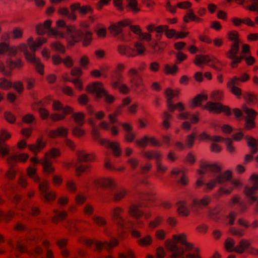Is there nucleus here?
<instances>
[{"label": "nucleus", "instance_id": "f257e3e1", "mask_svg": "<svg viewBox=\"0 0 258 258\" xmlns=\"http://www.w3.org/2000/svg\"><path fill=\"white\" fill-rule=\"evenodd\" d=\"M50 20H46L43 24H40L36 27V31L38 35H43L47 31L52 35L64 37L67 36L71 45L80 40H83L84 46L88 45L91 40V33L87 31H82L76 28L68 26L62 20L56 22L57 30L51 28Z\"/></svg>", "mask_w": 258, "mask_h": 258}, {"label": "nucleus", "instance_id": "f03ea898", "mask_svg": "<svg viewBox=\"0 0 258 258\" xmlns=\"http://www.w3.org/2000/svg\"><path fill=\"white\" fill-rule=\"evenodd\" d=\"M208 171L214 173L213 178L206 183L201 179H198L196 183L198 186L205 185V191L212 189L217 183L226 186L225 183L227 181H230L232 184L236 186L240 185L239 180L232 179V173L230 171L222 172L220 167L215 164L202 163L201 165V169L198 170V172L199 174L203 175Z\"/></svg>", "mask_w": 258, "mask_h": 258}, {"label": "nucleus", "instance_id": "7ed1b4c3", "mask_svg": "<svg viewBox=\"0 0 258 258\" xmlns=\"http://www.w3.org/2000/svg\"><path fill=\"white\" fill-rule=\"evenodd\" d=\"M109 30L112 35L123 41H130L134 38L132 32L140 40H145L147 41L151 40V35L150 34L143 33L138 26L131 25L127 20L120 21L111 25Z\"/></svg>", "mask_w": 258, "mask_h": 258}, {"label": "nucleus", "instance_id": "20e7f679", "mask_svg": "<svg viewBox=\"0 0 258 258\" xmlns=\"http://www.w3.org/2000/svg\"><path fill=\"white\" fill-rule=\"evenodd\" d=\"M173 238L177 242H180L182 245L185 246L187 251H193L197 252L198 249L195 248L193 245L188 243L185 240V235L181 234L180 235H174ZM168 249L172 252L171 258H200L197 254L188 252L184 253L183 249L180 248L176 243H170L168 246ZM165 250L162 247H158L156 249V257L151 255H147L146 258H164L165 256Z\"/></svg>", "mask_w": 258, "mask_h": 258}, {"label": "nucleus", "instance_id": "39448f33", "mask_svg": "<svg viewBox=\"0 0 258 258\" xmlns=\"http://www.w3.org/2000/svg\"><path fill=\"white\" fill-rule=\"evenodd\" d=\"M53 108L60 113H53L49 115V112L44 108H40L39 112L41 116L45 119L48 117L53 121L61 120L65 118V115L69 114H72L75 122L78 125H82L84 122V114L82 112L73 113V109L69 106H64L60 101L54 100L52 104Z\"/></svg>", "mask_w": 258, "mask_h": 258}, {"label": "nucleus", "instance_id": "423d86ee", "mask_svg": "<svg viewBox=\"0 0 258 258\" xmlns=\"http://www.w3.org/2000/svg\"><path fill=\"white\" fill-rule=\"evenodd\" d=\"M123 210L119 207H116L111 211V215L114 221L121 228H131L133 236L138 238L137 242L143 246H146L151 244L153 242L152 237L149 235H146L141 237V234L139 231L133 228V224L132 222L127 221L121 215Z\"/></svg>", "mask_w": 258, "mask_h": 258}, {"label": "nucleus", "instance_id": "0eeeda50", "mask_svg": "<svg viewBox=\"0 0 258 258\" xmlns=\"http://www.w3.org/2000/svg\"><path fill=\"white\" fill-rule=\"evenodd\" d=\"M99 184L102 187L106 189L107 196L112 198L114 201H119L126 195V190L123 188L117 187L116 186V183L112 179H103Z\"/></svg>", "mask_w": 258, "mask_h": 258}, {"label": "nucleus", "instance_id": "6e6552de", "mask_svg": "<svg viewBox=\"0 0 258 258\" xmlns=\"http://www.w3.org/2000/svg\"><path fill=\"white\" fill-rule=\"evenodd\" d=\"M1 138L0 137L1 144L2 141L11 137V134L7 132L5 129H2L1 131ZM0 153L3 156L6 157L7 162L12 164L18 161L25 162L28 158V155L26 154H20L18 155H9V150L7 148L0 146Z\"/></svg>", "mask_w": 258, "mask_h": 258}, {"label": "nucleus", "instance_id": "1a4fd4ad", "mask_svg": "<svg viewBox=\"0 0 258 258\" xmlns=\"http://www.w3.org/2000/svg\"><path fill=\"white\" fill-rule=\"evenodd\" d=\"M60 151L55 148H52L49 152L45 154L44 158L41 160L33 157L31 158V161L34 164H41L45 174H50L54 172V168L52 166V161L50 158H55L60 155Z\"/></svg>", "mask_w": 258, "mask_h": 258}, {"label": "nucleus", "instance_id": "9d476101", "mask_svg": "<svg viewBox=\"0 0 258 258\" xmlns=\"http://www.w3.org/2000/svg\"><path fill=\"white\" fill-rule=\"evenodd\" d=\"M28 174L35 182L39 183L38 187L45 202H49L55 199V194L52 191H48L47 182L45 181H40V179L36 174V171L34 169L29 168L28 170Z\"/></svg>", "mask_w": 258, "mask_h": 258}, {"label": "nucleus", "instance_id": "9b49d317", "mask_svg": "<svg viewBox=\"0 0 258 258\" xmlns=\"http://www.w3.org/2000/svg\"><path fill=\"white\" fill-rule=\"evenodd\" d=\"M72 12L66 8H61L59 9L58 12L60 14L67 17L68 19L75 20L76 19V16L74 12L76 10H78L81 14L85 15L87 13H92V9L91 7L85 6L81 7L80 3H77L71 5Z\"/></svg>", "mask_w": 258, "mask_h": 258}, {"label": "nucleus", "instance_id": "f8f14e48", "mask_svg": "<svg viewBox=\"0 0 258 258\" xmlns=\"http://www.w3.org/2000/svg\"><path fill=\"white\" fill-rule=\"evenodd\" d=\"M250 179L253 181V184L251 187H245V194L249 202H256L255 210L258 211V176L253 174L250 177Z\"/></svg>", "mask_w": 258, "mask_h": 258}, {"label": "nucleus", "instance_id": "ddd939ff", "mask_svg": "<svg viewBox=\"0 0 258 258\" xmlns=\"http://www.w3.org/2000/svg\"><path fill=\"white\" fill-rule=\"evenodd\" d=\"M77 161L72 164V166L75 168L76 174L78 176L85 171L88 167L87 165L82 164L83 162H88L92 161L93 159L92 156L87 154L84 151H79L77 152Z\"/></svg>", "mask_w": 258, "mask_h": 258}, {"label": "nucleus", "instance_id": "4468645a", "mask_svg": "<svg viewBox=\"0 0 258 258\" xmlns=\"http://www.w3.org/2000/svg\"><path fill=\"white\" fill-rule=\"evenodd\" d=\"M87 91L94 94L97 98H103L108 103H111L114 97L109 95L100 83H94L88 86Z\"/></svg>", "mask_w": 258, "mask_h": 258}, {"label": "nucleus", "instance_id": "2eb2a0df", "mask_svg": "<svg viewBox=\"0 0 258 258\" xmlns=\"http://www.w3.org/2000/svg\"><path fill=\"white\" fill-rule=\"evenodd\" d=\"M82 242L88 247H91L95 250L100 251L103 248L108 249L118 244V240L115 238H111L110 242L107 241L102 242L97 240L84 238L83 239Z\"/></svg>", "mask_w": 258, "mask_h": 258}, {"label": "nucleus", "instance_id": "dca6fc26", "mask_svg": "<svg viewBox=\"0 0 258 258\" xmlns=\"http://www.w3.org/2000/svg\"><path fill=\"white\" fill-rule=\"evenodd\" d=\"M249 245L250 243L248 241L242 239L240 241L239 244L235 246V241L230 238H228L225 243V248L227 251H235L238 253H242L249 247Z\"/></svg>", "mask_w": 258, "mask_h": 258}, {"label": "nucleus", "instance_id": "f3484780", "mask_svg": "<svg viewBox=\"0 0 258 258\" xmlns=\"http://www.w3.org/2000/svg\"><path fill=\"white\" fill-rule=\"evenodd\" d=\"M19 50L24 53L26 58L34 63L38 73L43 74V66L33 53H30L27 49V46L25 44H22L19 46Z\"/></svg>", "mask_w": 258, "mask_h": 258}, {"label": "nucleus", "instance_id": "a211bd4d", "mask_svg": "<svg viewBox=\"0 0 258 258\" xmlns=\"http://www.w3.org/2000/svg\"><path fill=\"white\" fill-rule=\"evenodd\" d=\"M194 63L198 66L201 67L202 63H208L209 66L213 67L216 71H220L221 70V63L216 58H211L207 55H197Z\"/></svg>", "mask_w": 258, "mask_h": 258}, {"label": "nucleus", "instance_id": "6ab92c4d", "mask_svg": "<svg viewBox=\"0 0 258 258\" xmlns=\"http://www.w3.org/2000/svg\"><path fill=\"white\" fill-rule=\"evenodd\" d=\"M93 135L94 138L96 140H98V141L100 144L112 149L114 156L118 157L120 155L121 150L119 143L114 142H110L105 139L99 138V133L95 128H94L93 130Z\"/></svg>", "mask_w": 258, "mask_h": 258}, {"label": "nucleus", "instance_id": "aec40b11", "mask_svg": "<svg viewBox=\"0 0 258 258\" xmlns=\"http://www.w3.org/2000/svg\"><path fill=\"white\" fill-rule=\"evenodd\" d=\"M239 44L238 42L233 43L230 49L226 52L227 56L232 60L231 66L233 68L244 58L243 55H237L239 51Z\"/></svg>", "mask_w": 258, "mask_h": 258}, {"label": "nucleus", "instance_id": "412c9836", "mask_svg": "<svg viewBox=\"0 0 258 258\" xmlns=\"http://www.w3.org/2000/svg\"><path fill=\"white\" fill-rule=\"evenodd\" d=\"M178 93V91H174L170 88H167L165 91V95L167 98V105L169 111L173 112L175 109L179 111H182L184 107L181 103H178L176 105L173 104L172 99L176 96Z\"/></svg>", "mask_w": 258, "mask_h": 258}, {"label": "nucleus", "instance_id": "4be33fe9", "mask_svg": "<svg viewBox=\"0 0 258 258\" xmlns=\"http://www.w3.org/2000/svg\"><path fill=\"white\" fill-rule=\"evenodd\" d=\"M119 114V111L116 110L113 114H110L108 115V118L110 120V123L112 124L111 126L108 122L105 121H102L100 123V126L105 130H110L111 133L113 135H116L118 134V131L117 127L114 125L113 124L118 122L116 116Z\"/></svg>", "mask_w": 258, "mask_h": 258}, {"label": "nucleus", "instance_id": "5701e85b", "mask_svg": "<svg viewBox=\"0 0 258 258\" xmlns=\"http://www.w3.org/2000/svg\"><path fill=\"white\" fill-rule=\"evenodd\" d=\"M147 30L149 32H153L156 31L157 33L156 35L158 39H159L160 35L159 34L164 32L166 36L168 38H171L173 36L176 37V32L173 29H169L168 27L166 25H160L157 27H155L153 25H150L147 27Z\"/></svg>", "mask_w": 258, "mask_h": 258}, {"label": "nucleus", "instance_id": "b1692460", "mask_svg": "<svg viewBox=\"0 0 258 258\" xmlns=\"http://www.w3.org/2000/svg\"><path fill=\"white\" fill-rule=\"evenodd\" d=\"M205 107L210 112H214L215 113L224 112L227 115H229L231 113V109L229 107L223 106L218 102L209 101L207 102Z\"/></svg>", "mask_w": 258, "mask_h": 258}, {"label": "nucleus", "instance_id": "393cba45", "mask_svg": "<svg viewBox=\"0 0 258 258\" xmlns=\"http://www.w3.org/2000/svg\"><path fill=\"white\" fill-rule=\"evenodd\" d=\"M242 110L246 114V116L243 117L245 121V127L248 130L254 127V120L256 115V112L254 110L248 108L245 105L242 107Z\"/></svg>", "mask_w": 258, "mask_h": 258}, {"label": "nucleus", "instance_id": "a878e982", "mask_svg": "<svg viewBox=\"0 0 258 258\" xmlns=\"http://www.w3.org/2000/svg\"><path fill=\"white\" fill-rule=\"evenodd\" d=\"M131 215L137 219V223L139 225L142 224L143 221L139 219L140 217L144 216L146 219L150 217L151 214L149 213H144L140 209V206L136 205H132L128 210Z\"/></svg>", "mask_w": 258, "mask_h": 258}, {"label": "nucleus", "instance_id": "bb28decb", "mask_svg": "<svg viewBox=\"0 0 258 258\" xmlns=\"http://www.w3.org/2000/svg\"><path fill=\"white\" fill-rule=\"evenodd\" d=\"M143 156L148 159H154L156 160V166L157 171L161 172H164L167 170V167L163 165L158 160L161 157V154L156 151L145 152Z\"/></svg>", "mask_w": 258, "mask_h": 258}, {"label": "nucleus", "instance_id": "cd10ccee", "mask_svg": "<svg viewBox=\"0 0 258 258\" xmlns=\"http://www.w3.org/2000/svg\"><path fill=\"white\" fill-rule=\"evenodd\" d=\"M128 74L131 77V82L133 87L135 88V89H140L143 85V79L141 75L137 70L134 68L129 70Z\"/></svg>", "mask_w": 258, "mask_h": 258}, {"label": "nucleus", "instance_id": "c85d7f7f", "mask_svg": "<svg viewBox=\"0 0 258 258\" xmlns=\"http://www.w3.org/2000/svg\"><path fill=\"white\" fill-rule=\"evenodd\" d=\"M122 76L121 73L118 72L112 82V86L114 88L118 89L121 93L126 94L129 91V88L127 86L122 83Z\"/></svg>", "mask_w": 258, "mask_h": 258}, {"label": "nucleus", "instance_id": "c756f323", "mask_svg": "<svg viewBox=\"0 0 258 258\" xmlns=\"http://www.w3.org/2000/svg\"><path fill=\"white\" fill-rule=\"evenodd\" d=\"M149 142L152 145L155 146H161V143L158 141L154 137H149L147 136H145L141 140H137L136 143L137 145L142 148H145L147 145V142Z\"/></svg>", "mask_w": 258, "mask_h": 258}, {"label": "nucleus", "instance_id": "7c9ffc66", "mask_svg": "<svg viewBox=\"0 0 258 258\" xmlns=\"http://www.w3.org/2000/svg\"><path fill=\"white\" fill-rule=\"evenodd\" d=\"M117 49L120 54L127 57H134L137 55L135 49L128 45H119Z\"/></svg>", "mask_w": 258, "mask_h": 258}, {"label": "nucleus", "instance_id": "2f4dec72", "mask_svg": "<svg viewBox=\"0 0 258 258\" xmlns=\"http://www.w3.org/2000/svg\"><path fill=\"white\" fill-rule=\"evenodd\" d=\"M7 52L10 56H14L17 53V49L15 47H10L6 43L3 42L0 43V54Z\"/></svg>", "mask_w": 258, "mask_h": 258}, {"label": "nucleus", "instance_id": "473e14b6", "mask_svg": "<svg viewBox=\"0 0 258 258\" xmlns=\"http://www.w3.org/2000/svg\"><path fill=\"white\" fill-rule=\"evenodd\" d=\"M122 127L125 132V138L126 141L132 142L134 140L135 134L133 132V127L127 123H123Z\"/></svg>", "mask_w": 258, "mask_h": 258}, {"label": "nucleus", "instance_id": "72a5a7b5", "mask_svg": "<svg viewBox=\"0 0 258 258\" xmlns=\"http://www.w3.org/2000/svg\"><path fill=\"white\" fill-rule=\"evenodd\" d=\"M46 41L44 38H38L34 41L32 37H30L28 39V44L33 52H35L37 47L41 46Z\"/></svg>", "mask_w": 258, "mask_h": 258}, {"label": "nucleus", "instance_id": "f704fd0d", "mask_svg": "<svg viewBox=\"0 0 258 258\" xmlns=\"http://www.w3.org/2000/svg\"><path fill=\"white\" fill-rule=\"evenodd\" d=\"M68 133V130L63 127H59L56 130H51L48 133V136L52 138L58 136L66 137Z\"/></svg>", "mask_w": 258, "mask_h": 258}, {"label": "nucleus", "instance_id": "c9c22d12", "mask_svg": "<svg viewBox=\"0 0 258 258\" xmlns=\"http://www.w3.org/2000/svg\"><path fill=\"white\" fill-rule=\"evenodd\" d=\"M52 59L54 64H58L63 62L68 67H72L73 65V60L69 56H67L65 59H62L58 55H53L52 57Z\"/></svg>", "mask_w": 258, "mask_h": 258}, {"label": "nucleus", "instance_id": "e433bc0d", "mask_svg": "<svg viewBox=\"0 0 258 258\" xmlns=\"http://www.w3.org/2000/svg\"><path fill=\"white\" fill-rule=\"evenodd\" d=\"M247 141V146L250 148V152L251 154H254L257 152V143L258 140L256 141L255 139L251 137L246 136L244 137Z\"/></svg>", "mask_w": 258, "mask_h": 258}, {"label": "nucleus", "instance_id": "4c0bfd02", "mask_svg": "<svg viewBox=\"0 0 258 258\" xmlns=\"http://www.w3.org/2000/svg\"><path fill=\"white\" fill-rule=\"evenodd\" d=\"M46 145V143L43 142L41 139H38L37 141L36 144L30 145L28 148L30 151L35 154H37L41 149H42Z\"/></svg>", "mask_w": 258, "mask_h": 258}, {"label": "nucleus", "instance_id": "58836bf2", "mask_svg": "<svg viewBox=\"0 0 258 258\" xmlns=\"http://www.w3.org/2000/svg\"><path fill=\"white\" fill-rule=\"evenodd\" d=\"M177 117L179 119L182 120H190L191 122L192 123H197L199 120L197 116L196 115L191 114L188 112H182L178 114L177 115Z\"/></svg>", "mask_w": 258, "mask_h": 258}, {"label": "nucleus", "instance_id": "ea45409f", "mask_svg": "<svg viewBox=\"0 0 258 258\" xmlns=\"http://www.w3.org/2000/svg\"><path fill=\"white\" fill-rule=\"evenodd\" d=\"M56 244L61 249V253L64 257H67L69 255L70 253L69 251L65 248L67 244V240L65 239H57L56 241Z\"/></svg>", "mask_w": 258, "mask_h": 258}, {"label": "nucleus", "instance_id": "a19ab883", "mask_svg": "<svg viewBox=\"0 0 258 258\" xmlns=\"http://www.w3.org/2000/svg\"><path fill=\"white\" fill-rule=\"evenodd\" d=\"M6 63L7 66L10 69H13L14 68H20L23 66L22 62L20 59H18L16 61H14L11 58H9L7 59Z\"/></svg>", "mask_w": 258, "mask_h": 258}, {"label": "nucleus", "instance_id": "79ce46f5", "mask_svg": "<svg viewBox=\"0 0 258 258\" xmlns=\"http://www.w3.org/2000/svg\"><path fill=\"white\" fill-rule=\"evenodd\" d=\"M177 211L182 216H187L189 214V210L186 208L185 204L182 202H179L177 203Z\"/></svg>", "mask_w": 258, "mask_h": 258}, {"label": "nucleus", "instance_id": "37998d69", "mask_svg": "<svg viewBox=\"0 0 258 258\" xmlns=\"http://www.w3.org/2000/svg\"><path fill=\"white\" fill-rule=\"evenodd\" d=\"M211 201V198L208 196H205L201 200H195L194 204L198 207L207 206Z\"/></svg>", "mask_w": 258, "mask_h": 258}, {"label": "nucleus", "instance_id": "c03bdc74", "mask_svg": "<svg viewBox=\"0 0 258 258\" xmlns=\"http://www.w3.org/2000/svg\"><path fill=\"white\" fill-rule=\"evenodd\" d=\"M208 98V97L207 95H201L199 94L197 96H196L195 98L192 101V107H195L197 106H200L201 105V101L203 100H206Z\"/></svg>", "mask_w": 258, "mask_h": 258}, {"label": "nucleus", "instance_id": "a18cd8bd", "mask_svg": "<svg viewBox=\"0 0 258 258\" xmlns=\"http://www.w3.org/2000/svg\"><path fill=\"white\" fill-rule=\"evenodd\" d=\"M201 138L202 139H207L213 142H221L222 138L220 136H215L211 137L205 133H203L201 135Z\"/></svg>", "mask_w": 258, "mask_h": 258}, {"label": "nucleus", "instance_id": "49530a36", "mask_svg": "<svg viewBox=\"0 0 258 258\" xmlns=\"http://www.w3.org/2000/svg\"><path fill=\"white\" fill-rule=\"evenodd\" d=\"M34 243H31L32 244V247L31 248V253L34 255H40L42 253V249L41 247L35 242V240L33 241Z\"/></svg>", "mask_w": 258, "mask_h": 258}, {"label": "nucleus", "instance_id": "de8ad7c7", "mask_svg": "<svg viewBox=\"0 0 258 258\" xmlns=\"http://www.w3.org/2000/svg\"><path fill=\"white\" fill-rule=\"evenodd\" d=\"M23 30L20 28H15L11 33V37L13 39H19L22 37Z\"/></svg>", "mask_w": 258, "mask_h": 258}, {"label": "nucleus", "instance_id": "09e8293b", "mask_svg": "<svg viewBox=\"0 0 258 258\" xmlns=\"http://www.w3.org/2000/svg\"><path fill=\"white\" fill-rule=\"evenodd\" d=\"M87 109L88 113L90 115H95L96 117L98 119H101L104 116V113L102 111L95 113L92 107L90 105L87 106Z\"/></svg>", "mask_w": 258, "mask_h": 258}, {"label": "nucleus", "instance_id": "8fccbe9b", "mask_svg": "<svg viewBox=\"0 0 258 258\" xmlns=\"http://www.w3.org/2000/svg\"><path fill=\"white\" fill-rule=\"evenodd\" d=\"M63 80L65 81L72 82L75 85L76 88L79 90H82L83 89L82 84L79 79H70L67 77H64Z\"/></svg>", "mask_w": 258, "mask_h": 258}, {"label": "nucleus", "instance_id": "3c124183", "mask_svg": "<svg viewBox=\"0 0 258 258\" xmlns=\"http://www.w3.org/2000/svg\"><path fill=\"white\" fill-rule=\"evenodd\" d=\"M177 70V67L176 65L170 66L166 64L164 67V72L167 74H174Z\"/></svg>", "mask_w": 258, "mask_h": 258}, {"label": "nucleus", "instance_id": "603ef678", "mask_svg": "<svg viewBox=\"0 0 258 258\" xmlns=\"http://www.w3.org/2000/svg\"><path fill=\"white\" fill-rule=\"evenodd\" d=\"M163 121L162 122V125L165 129H168L170 126V124L168 120L171 118V115L167 112L163 113Z\"/></svg>", "mask_w": 258, "mask_h": 258}, {"label": "nucleus", "instance_id": "864d4df0", "mask_svg": "<svg viewBox=\"0 0 258 258\" xmlns=\"http://www.w3.org/2000/svg\"><path fill=\"white\" fill-rule=\"evenodd\" d=\"M51 47L53 49L60 53H63L65 52L64 46L58 42L52 43Z\"/></svg>", "mask_w": 258, "mask_h": 258}, {"label": "nucleus", "instance_id": "5fc2aeb1", "mask_svg": "<svg viewBox=\"0 0 258 258\" xmlns=\"http://www.w3.org/2000/svg\"><path fill=\"white\" fill-rule=\"evenodd\" d=\"M55 217L53 219V221L56 222V220H62L66 218L67 216V213L65 211H59L58 210H54Z\"/></svg>", "mask_w": 258, "mask_h": 258}, {"label": "nucleus", "instance_id": "6e6d98bb", "mask_svg": "<svg viewBox=\"0 0 258 258\" xmlns=\"http://www.w3.org/2000/svg\"><path fill=\"white\" fill-rule=\"evenodd\" d=\"M188 19L194 21H199L200 19L197 17L191 10H189L187 13L186 17L184 18V21L186 22H188Z\"/></svg>", "mask_w": 258, "mask_h": 258}, {"label": "nucleus", "instance_id": "4d7b16f0", "mask_svg": "<svg viewBox=\"0 0 258 258\" xmlns=\"http://www.w3.org/2000/svg\"><path fill=\"white\" fill-rule=\"evenodd\" d=\"M24 81L25 82L27 88L28 90L31 89L34 86L35 83V79L34 78L25 77H24Z\"/></svg>", "mask_w": 258, "mask_h": 258}, {"label": "nucleus", "instance_id": "13d9d810", "mask_svg": "<svg viewBox=\"0 0 258 258\" xmlns=\"http://www.w3.org/2000/svg\"><path fill=\"white\" fill-rule=\"evenodd\" d=\"M224 141L225 142V143L227 146V150L230 153L234 152L235 151V149H234V148L232 145V140L230 138L224 139V138H222V140H221V141Z\"/></svg>", "mask_w": 258, "mask_h": 258}, {"label": "nucleus", "instance_id": "bf43d9fd", "mask_svg": "<svg viewBox=\"0 0 258 258\" xmlns=\"http://www.w3.org/2000/svg\"><path fill=\"white\" fill-rule=\"evenodd\" d=\"M134 46L138 54L141 55L144 53L146 49L142 43L136 42L134 44Z\"/></svg>", "mask_w": 258, "mask_h": 258}, {"label": "nucleus", "instance_id": "052dcab7", "mask_svg": "<svg viewBox=\"0 0 258 258\" xmlns=\"http://www.w3.org/2000/svg\"><path fill=\"white\" fill-rule=\"evenodd\" d=\"M28 212L33 216H36L40 213L39 208L33 205L28 206Z\"/></svg>", "mask_w": 258, "mask_h": 258}, {"label": "nucleus", "instance_id": "680f3d73", "mask_svg": "<svg viewBox=\"0 0 258 258\" xmlns=\"http://www.w3.org/2000/svg\"><path fill=\"white\" fill-rule=\"evenodd\" d=\"M162 218L160 217H157L153 221H151L149 223V226L150 228L154 229L157 227L161 222Z\"/></svg>", "mask_w": 258, "mask_h": 258}, {"label": "nucleus", "instance_id": "e2e57ef3", "mask_svg": "<svg viewBox=\"0 0 258 258\" xmlns=\"http://www.w3.org/2000/svg\"><path fill=\"white\" fill-rule=\"evenodd\" d=\"M240 81H241L240 79L235 76L233 78H232L228 82V83L227 84V87H233V86H236L237 85H239Z\"/></svg>", "mask_w": 258, "mask_h": 258}, {"label": "nucleus", "instance_id": "0e129e2a", "mask_svg": "<svg viewBox=\"0 0 258 258\" xmlns=\"http://www.w3.org/2000/svg\"><path fill=\"white\" fill-rule=\"evenodd\" d=\"M228 89H230L231 92L235 95L237 98H240L241 94V90L240 88L237 87L236 86L233 87H227Z\"/></svg>", "mask_w": 258, "mask_h": 258}, {"label": "nucleus", "instance_id": "69168bd1", "mask_svg": "<svg viewBox=\"0 0 258 258\" xmlns=\"http://www.w3.org/2000/svg\"><path fill=\"white\" fill-rule=\"evenodd\" d=\"M12 86V84L11 82L8 81L5 78H2L0 82V87L3 89H7Z\"/></svg>", "mask_w": 258, "mask_h": 258}, {"label": "nucleus", "instance_id": "338daca9", "mask_svg": "<svg viewBox=\"0 0 258 258\" xmlns=\"http://www.w3.org/2000/svg\"><path fill=\"white\" fill-rule=\"evenodd\" d=\"M165 45L166 44L164 42H162L160 44H159L158 42H155L152 44V47L155 52H159L163 50Z\"/></svg>", "mask_w": 258, "mask_h": 258}, {"label": "nucleus", "instance_id": "774afa93", "mask_svg": "<svg viewBox=\"0 0 258 258\" xmlns=\"http://www.w3.org/2000/svg\"><path fill=\"white\" fill-rule=\"evenodd\" d=\"M195 136V135L194 134H190L187 136L185 143L189 148L191 147L194 145Z\"/></svg>", "mask_w": 258, "mask_h": 258}]
</instances>
